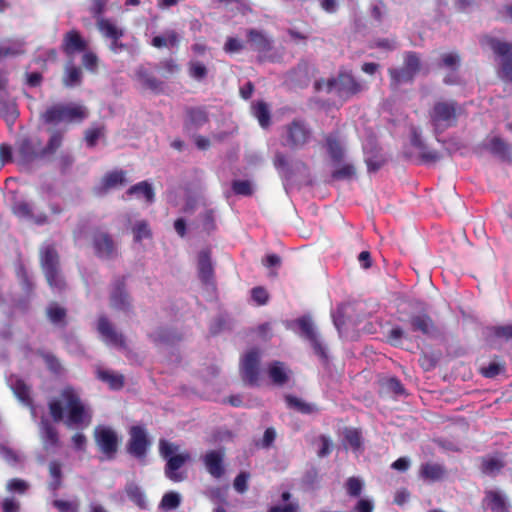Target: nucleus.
<instances>
[{
    "label": "nucleus",
    "mask_w": 512,
    "mask_h": 512,
    "mask_svg": "<svg viewBox=\"0 0 512 512\" xmlns=\"http://www.w3.org/2000/svg\"><path fill=\"white\" fill-rule=\"evenodd\" d=\"M233 191L242 196H250L253 193V185L248 180H235L232 183Z\"/></svg>",
    "instance_id": "nucleus-47"
},
{
    "label": "nucleus",
    "mask_w": 512,
    "mask_h": 512,
    "mask_svg": "<svg viewBox=\"0 0 512 512\" xmlns=\"http://www.w3.org/2000/svg\"><path fill=\"white\" fill-rule=\"evenodd\" d=\"M94 440L105 459L111 460L115 457L120 439L113 428L105 425L95 427Z\"/></svg>",
    "instance_id": "nucleus-8"
},
{
    "label": "nucleus",
    "mask_w": 512,
    "mask_h": 512,
    "mask_svg": "<svg viewBox=\"0 0 512 512\" xmlns=\"http://www.w3.org/2000/svg\"><path fill=\"white\" fill-rule=\"evenodd\" d=\"M135 241L139 242L143 239H148L151 237V231L149 225L146 221L137 222L132 228Z\"/></svg>",
    "instance_id": "nucleus-43"
},
{
    "label": "nucleus",
    "mask_w": 512,
    "mask_h": 512,
    "mask_svg": "<svg viewBox=\"0 0 512 512\" xmlns=\"http://www.w3.org/2000/svg\"><path fill=\"white\" fill-rule=\"evenodd\" d=\"M88 116L85 106L75 103L67 105L57 104L49 107L43 114L42 119L47 124L81 122Z\"/></svg>",
    "instance_id": "nucleus-3"
},
{
    "label": "nucleus",
    "mask_w": 512,
    "mask_h": 512,
    "mask_svg": "<svg viewBox=\"0 0 512 512\" xmlns=\"http://www.w3.org/2000/svg\"><path fill=\"white\" fill-rule=\"evenodd\" d=\"M0 456L9 464L14 465L22 461V455L0 444Z\"/></svg>",
    "instance_id": "nucleus-48"
},
{
    "label": "nucleus",
    "mask_w": 512,
    "mask_h": 512,
    "mask_svg": "<svg viewBox=\"0 0 512 512\" xmlns=\"http://www.w3.org/2000/svg\"><path fill=\"white\" fill-rule=\"evenodd\" d=\"M129 436L127 451L138 459L144 458L151 445L146 430L141 426H133Z\"/></svg>",
    "instance_id": "nucleus-10"
},
{
    "label": "nucleus",
    "mask_w": 512,
    "mask_h": 512,
    "mask_svg": "<svg viewBox=\"0 0 512 512\" xmlns=\"http://www.w3.org/2000/svg\"><path fill=\"white\" fill-rule=\"evenodd\" d=\"M97 28L100 33L107 39L121 38L124 35V30L111 22L109 19L98 17Z\"/></svg>",
    "instance_id": "nucleus-25"
},
{
    "label": "nucleus",
    "mask_w": 512,
    "mask_h": 512,
    "mask_svg": "<svg viewBox=\"0 0 512 512\" xmlns=\"http://www.w3.org/2000/svg\"><path fill=\"white\" fill-rule=\"evenodd\" d=\"M82 64L88 70H95L98 63L97 56L91 51H83Z\"/></svg>",
    "instance_id": "nucleus-58"
},
{
    "label": "nucleus",
    "mask_w": 512,
    "mask_h": 512,
    "mask_svg": "<svg viewBox=\"0 0 512 512\" xmlns=\"http://www.w3.org/2000/svg\"><path fill=\"white\" fill-rule=\"evenodd\" d=\"M49 409L55 421L64 420L66 426L72 429H84L92 421L91 407L73 387H65L59 399L49 403Z\"/></svg>",
    "instance_id": "nucleus-1"
},
{
    "label": "nucleus",
    "mask_w": 512,
    "mask_h": 512,
    "mask_svg": "<svg viewBox=\"0 0 512 512\" xmlns=\"http://www.w3.org/2000/svg\"><path fill=\"white\" fill-rule=\"evenodd\" d=\"M484 504L492 512H508V505L505 496L496 490L486 492Z\"/></svg>",
    "instance_id": "nucleus-22"
},
{
    "label": "nucleus",
    "mask_w": 512,
    "mask_h": 512,
    "mask_svg": "<svg viewBox=\"0 0 512 512\" xmlns=\"http://www.w3.org/2000/svg\"><path fill=\"white\" fill-rule=\"evenodd\" d=\"M504 369L505 368L503 364L493 361L489 363L487 367H482L481 373L487 378H494L500 373L504 372Z\"/></svg>",
    "instance_id": "nucleus-49"
},
{
    "label": "nucleus",
    "mask_w": 512,
    "mask_h": 512,
    "mask_svg": "<svg viewBox=\"0 0 512 512\" xmlns=\"http://www.w3.org/2000/svg\"><path fill=\"white\" fill-rule=\"evenodd\" d=\"M159 452L167 460L165 468L166 477L173 482L183 481L185 479L184 473L177 470L190 460V454L187 451L178 453L179 446L166 440H160Z\"/></svg>",
    "instance_id": "nucleus-2"
},
{
    "label": "nucleus",
    "mask_w": 512,
    "mask_h": 512,
    "mask_svg": "<svg viewBox=\"0 0 512 512\" xmlns=\"http://www.w3.org/2000/svg\"><path fill=\"white\" fill-rule=\"evenodd\" d=\"M446 470L439 463H425L421 465L419 475L422 479L429 482H436L444 478Z\"/></svg>",
    "instance_id": "nucleus-23"
},
{
    "label": "nucleus",
    "mask_w": 512,
    "mask_h": 512,
    "mask_svg": "<svg viewBox=\"0 0 512 512\" xmlns=\"http://www.w3.org/2000/svg\"><path fill=\"white\" fill-rule=\"evenodd\" d=\"M98 332L105 343L112 346L122 345V335L119 334L111 323L105 318L100 317L97 325Z\"/></svg>",
    "instance_id": "nucleus-19"
},
{
    "label": "nucleus",
    "mask_w": 512,
    "mask_h": 512,
    "mask_svg": "<svg viewBox=\"0 0 512 512\" xmlns=\"http://www.w3.org/2000/svg\"><path fill=\"white\" fill-rule=\"evenodd\" d=\"M189 73L194 79L202 80L207 74V69L205 65L200 62H191L189 65Z\"/></svg>",
    "instance_id": "nucleus-53"
},
{
    "label": "nucleus",
    "mask_w": 512,
    "mask_h": 512,
    "mask_svg": "<svg viewBox=\"0 0 512 512\" xmlns=\"http://www.w3.org/2000/svg\"><path fill=\"white\" fill-rule=\"evenodd\" d=\"M252 298L258 305H264L268 300V293L264 288L256 287L252 290Z\"/></svg>",
    "instance_id": "nucleus-61"
},
{
    "label": "nucleus",
    "mask_w": 512,
    "mask_h": 512,
    "mask_svg": "<svg viewBox=\"0 0 512 512\" xmlns=\"http://www.w3.org/2000/svg\"><path fill=\"white\" fill-rule=\"evenodd\" d=\"M7 383L19 401L30 406L32 416L36 417V408L31 406L30 388L24 380L12 375L7 379Z\"/></svg>",
    "instance_id": "nucleus-16"
},
{
    "label": "nucleus",
    "mask_w": 512,
    "mask_h": 512,
    "mask_svg": "<svg viewBox=\"0 0 512 512\" xmlns=\"http://www.w3.org/2000/svg\"><path fill=\"white\" fill-rule=\"evenodd\" d=\"M249 41L253 49L257 51H267L270 48V42L267 37L257 30H250L248 32Z\"/></svg>",
    "instance_id": "nucleus-34"
},
{
    "label": "nucleus",
    "mask_w": 512,
    "mask_h": 512,
    "mask_svg": "<svg viewBox=\"0 0 512 512\" xmlns=\"http://www.w3.org/2000/svg\"><path fill=\"white\" fill-rule=\"evenodd\" d=\"M439 65L454 72L460 65V56L456 52L443 53L440 57Z\"/></svg>",
    "instance_id": "nucleus-40"
},
{
    "label": "nucleus",
    "mask_w": 512,
    "mask_h": 512,
    "mask_svg": "<svg viewBox=\"0 0 512 512\" xmlns=\"http://www.w3.org/2000/svg\"><path fill=\"white\" fill-rule=\"evenodd\" d=\"M95 252L101 258L110 259L117 255V244L105 232H97L93 237Z\"/></svg>",
    "instance_id": "nucleus-14"
},
{
    "label": "nucleus",
    "mask_w": 512,
    "mask_h": 512,
    "mask_svg": "<svg viewBox=\"0 0 512 512\" xmlns=\"http://www.w3.org/2000/svg\"><path fill=\"white\" fill-rule=\"evenodd\" d=\"M327 148L331 158L335 161L341 160L343 156V148L336 138L329 136L327 138Z\"/></svg>",
    "instance_id": "nucleus-45"
},
{
    "label": "nucleus",
    "mask_w": 512,
    "mask_h": 512,
    "mask_svg": "<svg viewBox=\"0 0 512 512\" xmlns=\"http://www.w3.org/2000/svg\"><path fill=\"white\" fill-rule=\"evenodd\" d=\"M316 89L328 93H335L341 98H348L362 91L363 87L354 77L347 72L340 73L337 77L316 82Z\"/></svg>",
    "instance_id": "nucleus-4"
},
{
    "label": "nucleus",
    "mask_w": 512,
    "mask_h": 512,
    "mask_svg": "<svg viewBox=\"0 0 512 512\" xmlns=\"http://www.w3.org/2000/svg\"><path fill=\"white\" fill-rule=\"evenodd\" d=\"M181 503V495L177 492L171 491L163 495L160 502V508L166 511L175 510Z\"/></svg>",
    "instance_id": "nucleus-39"
},
{
    "label": "nucleus",
    "mask_w": 512,
    "mask_h": 512,
    "mask_svg": "<svg viewBox=\"0 0 512 512\" xmlns=\"http://www.w3.org/2000/svg\"><path fill=\"white\" fill-rule=\"evenodd\" d=\"M259 361L260 353L256 349H252L246 353L242 359L241 371L243 379L250 384H255L259 377Z\"/></svg>",
    "instance_id": "nucleus-13"
},
{
    "label": "nucleus",
    "mask_w": 512,
    "mask_h": 512,
    "mask_svg": "<svg viewBox=\"0 0 512 512\" xmlns=\"http://www.w3.org/2000/svg\"><path fill=\"white\" fill-rule=\"evenodd\" d=\"M2 509L4 512H18L19 503L12 498H5L2 501Z\"/></svg>",
    "instance_id": "nucleus-64"
},
{
    "label": "nucleus",
    "mask_w": 512,
    "mask_h": 512,
    "mask_svg": "<svg viewBox=\"0 0 512 512\" xmlns=\"http://www.w3.org/2000/svg\"><path fill=\"white\" fill-rule=\"evenodd\" d=\"M203 461L206 469L213 477L219 478L223 475V452L210 451L204 455Z\"/></svg>",
    "instance_id": "nucleus-20"
},
{
    "label": "nucleus",
    "mask_w": 512,
    "mask_h": 512,
    "mask_svg": "<svg viewBox=\"0 0 512 512\" xmlns=\"http://www.w3.org/2000/svg\"><path fill=\"white\" fill-rule=\"evenodd\" d=\"M125 492L128 498L140 508H146V497L142 488L134 482H129L125 486Z\"/></svg>",
    "instance_id": "nucleus-27"
},
{
    "label": "nucleus",
    "mask_w": 512,
    "mask_h": 512,
    "mask_svg": "<svg viewBox=\"0 0 512 512\" xmlns=\"http://www.w3.org/2000/svg\"><path fill=\"white\" fill-rule=\"evenodd\" d=\"M495 337L512 340V325L496 326L492 328Z\"/></svg>",
    "instance_id": "nucleus-60"
},
{
    "label": "nucleus",
    "mask_w": 512,
    "mask_h": 512,
    "mask_svg": "<svg viewBox=\"0 0 512 512\" xmlns=\"http://www.w3.org/2000/svg\"><path fill=\"white\" fill-rule=\"evenodd\" d=\"M103 135V130L101 127L91 128L85 133V140L87 145L93 147L96 145L97 140Z\"/></svg>",
    "instance_id": "nucleus-56"
},
{
    "label": "nucleus",
    "mask_w": 512,
    "mask_h": 512,
    "mask_svg": "<svg viewBox=\"0 0 512 512\" xmlns=\"http://www.w3.org/2000/svg\"><path fill=\"white\" fill-rule=\"evenodd\" d=\"M125 182V174L123 171H114L105 175L102 180L104 190L115 188Z\"/></svg>",
    "instance_id": "nucleus-38"
},
{
    "label": "nucleus",
    "mask_w": 512,
    "mask_h": 512,
    "mask_svg": "<svg viewBox=\"0 0 512 512\" xmlns=\"http://www.w3.org/2000/svg\"><path fill=\"white\" fill-rule=\"evenodd\" d=\"M410 323L414 331H420L423 334H430L434 330L433 322L426 314L412 316Z\"/></svg>",
    "instance_id": "nucleus-29"
},
{
    "label": "nucleus",
    "mask_w": 512,
    "mask_h": 512,
    "mask_svg": "<svg viewBox=\"0 0 512 512\" xmlns=\"http://www.w3.org/2000/svg\"><path fill=\"white\" fill-rule=\"evenodd\" d=\"M488 148L492 153L502 157L508 153V145L499 137H493L488 143Z\"/></svg>",
    "instance_id": "nucleus-46"
},
{
    "label": "nucleus",
    "mask_w": 512,
    "mask_h": 512,
    "mask_svg": "<svg viewBox=\"0 0 512 512\" xmlns=\"http://www.w3.org/2000/svg\"><path fill=\"white\" fill-rule=\"evenodd\" d=\"M262 264L270 269V268H278L281 265V258L276 254H268L263 260Z\"/></svg>",
    "instance_id": "nucleus-62"
},
{
    "label": "nucleus",
    "mask_w": 512,
    "mask_h": 512,
    "mask_svg": "<svg viewBox=\"0 0 512 512\" xmlns=\"http://www.w3.org/2000/svg\"><path fill=\"white\" fill-rule=\"evenodd\" d=\"M189 120L197 127L202 126L207 121L206 112L202 109H192L189 111Z\"/></svg>",
    "instance_id": "nucleus-54"
},
{
    "label": "nucleus",
    "mask_w": 512,
    "mask_h": 512,
    "mask_svg": "<svg viewBox=\"0 0 512 512\" xmlns=\"http://www.w3.org/2000/svg\"><path fill=\"white\" fill-rule=\"evenodd\" d=\"M40 434L43 445L46 449L58 444V433L47 419H42L40 423Z\"/></svg>",
    "instance_id": "nucleus-26"
},
{
    "label": "nucleus",
    "mask_w": 512,
    "mask_h": 512,
    "mask_svg": "<svg viewBox=\"0 0 512 512\" xmlns=\"http://www.w3.org/2000/svg\"><path fill=\"white\" fill-rule=\"evenodd\" d=\"M62 46L64 52L68 56H72L76 52L85 51L87 48V41L81 37L78 31L71 30L64 35Z\"/></svg>",
    "instance_id": "nucleus-18"
},
{
    "label": "nucleus",
    "mask_w": 512,
    "mask_h": 512,
    "mask_svg": "<svg viewBox=\"0 0 512 512\" xmlns=\"http://www.w3.org/2000/svg\"><path fill=\"white\" fill-rule=\"evenodd\" d=\"M502 468V463L498 459L490 458L483 461L482 469L487 474H494Z\"/></svg>",
    "instance_id": "nucleus-57"
},
{
    "label": "nucleus",
    "mask_w": 512,
    "mask_h": 512,
    "mask_svg": "<svg viewBox=\"0 0 512 512\" xmlns=\"http://www.w3.org/2000/svg\"><path fill=\"white\" fill-rule=\"evenodd\" d=\"M53 506L60 512H79L80 501L78 499H73L71 501L54 500Z\"/></svg>",
    "instance_id": "nucleus-44"
},
{
    "label": "nucleus",
    "mask_w": 512,
    "mask_h": 512,
    "mask_svg": "<svg viewBox=\"0 0 512 512\" xmlns=\"http://www.w3.org/2000/svg\"><path fill=\"white\" fill-rule=\"evenodd\" d=\"M97 377L107 383L112 389H119L123 386V377L120 374L114 373L109 370H97Z\"/></svg>",
    "instance_id": "nucleus-33"
},
{
    "label": "nucleus",
    "mask_w": 512,
    "mask_h": 512,
    "mask_svg": "<svg viewBox=\"0 0 512 512\" xmlns=\"http://www.w3.org/2000/svg\"><path fill=\"white\" fill-rule=\"evenodd\" d=\"M28 487L29 485L27 482L17 478L9 480L6 485L7 491L19 494H24Z\"/></svg>",
    "instance_id": "nucleus-50"
},
{
    "label": "nucleus",
    "mask_w": 512,
    "mask_h": 512,
    "mask_svg": "<svg viewBox=\"0 0 512 512\" xmlns=\"http://www.w3.org/2000/svg\"><path fill=\"white\" fill-rule=\"evenodd\" d=\"M43 145L37 136L24 138L18 145L19 161L23 164H28L34 159L44 156Z\"/></svg>",
    "instance_id": "nucleus-12"
},
{
    "label": "nucleus",
    "mask_w": 512,
    "mask_h": 512,
    "mask_svg": "<svg viewBox=\"0 0 512 512\" xmlns=\"http://www.w3.org/2000/svg\"><path fill=\"white\" fill-rule=\"evenodd\" d=\"M269 512H298L296 503H286L284 505H276L269 509Z\"/></svg>",
    "instance_id": "nucleus-63"
},
{
    "label": "nucleus",
    "mask_w": 512,
    "mask_h": 512,
    "mask_svg": "<svg viewBox=\"0 0 512 512\" xmlns=\"http://www.w3.org/2000/svg\"><path fill=\"white\" fill-rule=\"evenodd\" d=\"M310 137V130L300 121H294L287 127V145L298 148L307 143Z\"/></svg>",
    "instance_id": "nucleus-15"
},
{
    "label": "nucleus",
    "mask_w": 512,
    "mask_h": 512,
    "mask_svg": "<svg viewBox=\"0 0 512 512\" xmlns=\"http://www.w3.org/2000/svg\"><path fill=\"white\" fill-rule=\"evenodd\" d=\"M111 305L120 310H126L129 305V297L121 284H118L111 294Z\"/></svg>",
    "instance_id": "nucleus-31"
},
{
    "label": "nucleus",
    "mask_w": 512,
    "mask_h": 512,
    "mask_svg": "<svg viewBox=\"0 0 512 512\" xmlns=\"http://www.w3.org/2000/svg\"><path fill=\"white\" fill-rule=\"evenodd\" d=\"M343 442L346 449H351L354 452H360L362 446V437L356 429H345L343 432Z\"/></svg>",
    "instance_id": "nucleus-28"
},
{
    "label": "nucleus",
    "mask_w": 512,
    "mask_h": 512,
    "mask_svg": "<svg viewBox=\"0 0 512 512\" xmlns=\"http://www.w3.org/2000/svg\"><path fill=\"white\" fill-rule=\"evenodd\" d=\"M421 69L420 57L417 53L409 51L403 54V65L398 68H390V86L393 90L402 84L411 83Z\"/></svg>",
    "instance_id": "nucleus-5"
},
{
    "label": "nucleus",
    "mask_w": 512,
    "mask_h": 512,
    "mask_svg": "<svg viewBox=\"0 0 512 512\" xmlns=\"http://www.w3.org/2000/svg\"><path fill=\"white\" fill-rule=\"evenodd\" d=\"M13 213L20 219L43 224L46 221L44 214H35L33 205L25 200H17L12 207Z\"/></svg>",
    "instance_id": "nucleus-17"
},
{
    "label": "nucleus",
    "mask_w": 512,
    "mask_h": 512,
    "mask_svg": "<svg viewBox=\"0 0 512 512\" xmlns=\"http://www.w3.org/2000/svg\"><path fill=\"white\" fill-rule=\"evenodd\" d=\"M49 473L52 478L49 483V488L55 492L61 486V465L56 461L51 462L49 464Z\"/></svg>",
    "instance_id": "nucleus-41"
},
{
    "label": "nucleus",
    "mask_w": 512,
    "mask_h": 512,
    "mask_svg": "<svg viewBox=\"0 0 512 512\" xmlns=\"http://www.w3.org/2000/svg\"><path fill=\"white\" fill-rule=\"evenodd\" d=\"M179 35L174 30H168L163 35L155 36L152 45L156 48L176 47L179 44Z\"/></svg>",
    "instance_id": "nucleus-30"
},
{
    "label": "nucleus",
    "mask_w": 512,
    "mask_h": 512,
    "mask_svg": "<svg viewBox=\"0 0 512 512\" xmlns=\"http://www.w3.org/2000/svg\"><path fill=\"white\" fill-rule=\"evenodd\" d=\"M129 195H136L139 198H144L148 203L154 200V191L152 186L148 182H140L132 186L128 191Z\"/></svg>",
    "instance_id": "nucleus-32"
},
{
    "label": "nucleus",
    "mask_w": 512,
    "mask_h": 512,
    "mask_svg": "<svg viewBox=\"0 0 512 512\" xmlns=\"http://www.w3.org/2000/svg\"><path fill=\"white\" fill-rule=\"evenodd\" d=\"M373 47L385 50L392 51L397 48V43L392 38H380L374 41Z\"/></svg>",
    "instance_id": "nucleus-59"
},
{
    "label": "nucleus",
    "mask_w": 512,
    "mask_h": 512,
    "mask_svg": "<svg viewBox=\"0 0 512 512\" xmlns=\"http://www.w3.org/2000/svg\"><path fill=\"white\" fill-rule=\"evenodd\" d=\"M285 400H286V403L289 408L295 409L301 413L311 414L316 411V408L314 405H312L310 403H306L297 397L289 395V396H286Z\"/></svg>",
    "instance_id": "nucleus-36"
},
{
    "label": "nucleus",
    "mask_w": 512,
    "mask_h": 512,
    "mask_svg": "<svg viewBox=\"0 0 512 512\" xmlns=\"http://www.w3.org/2000/svg\"><path fill=\"white\" fill-rule=\"evenodd\" d=\"M363 488V482L356 477H350L346 482L347 493L350 496H359Z\"/></svg>",
    "instance_id": "nucleus-51"
},
{
    "label": "nucleus",
    "mask_w": 512,
    "mask_h": 512,
    "mask_svg": "<svg viewBox=\"0 0 512 512\" xmlns=\"http://www.w3.org/2000/svg\"><path fill=\"white\" fill-rule=\"evenodd\" d=\"M269 377L276 385L282 386L289 380L290 371L282 362L275 361L268 369Z\"/></svg>",
    "instance_id": "nucleus-24"
},
{
    "label": "nucleus",
    "mask_w": 512,
    "mask_h": 512,
    "mask_svg": "<svg viewBox=\"0 0 512 512\" xmlns=\"http://www.w3.org/2000/svg\"><path fill=\"white\" fill-rule=\"evenodd\" d=\"M490 46L494 53L501 57L500 78L512 82V45L492 39Z\"/></svg>",
    "instance_id": "nucleus-11"
},
{
    "label": "nucleus",
    "mask_w": 512,
    "mask_h": 512,
    "mask_svg": "<svg viewBox=\"0 0 512 512\" xmlns=\"http://www.w3.org/2000/svg\"><path fill=\"white\" fill-rule=\"evenodd\" d=\"M47 314L52 323L60 324L65 317V310L57 305H50Z\"/></svg>",
    "instance_id": "nucleus-52"
},
{
    "label": "nucleus",
    "mask_w": 512,
    "mask_h": 512,
    "mask_svg": "<svg viewBox=\"0 0 512 512\" xmlns=\"http://www.w3.org/2000/svg\"><path fill=\"white\" fill-rule=\"evenodd\" d=\"M457 118L458 108L455 102H437L430 111V123L436 135L454 126Z\"/></svg>",
    "instance_id": "nucleus-6"
},
{
    "label": "nucleus",
    "mask_w": 512,
    "mask_h": 512,
    "mask_svg": "<svg viewBox=\"0 0 512 512\" xmlns=\"http://www.w3.org/2000/svg\"><path fill=\"white\" fill-rule=\"evenodd\" d=\"M296 324L299 327L300 336L304 337L310 342L311 346L314 349V352L319 357H321L322 359H326V348L321 342V339L311 318L306 316L302 317L296 321Z\"/></svg>",
    "instance_id": "nucleus-9"
},
{
    "label": "nucleus",
    "mask_w": 512,
    "mask_h": 512,
    "mask_svg": "<svg viewBox=\"0 0 512 512\" xmlns=\"http://www.w3.org/2000/svg\"><path fill=\"white\" fill-rule=\"evenodd\" d=\"M62 135L63 132L61 131H51L48 144L46 146H43L44 156L56 152V150L61 146Z\"/></svg>",
    "instance_id": "nucleus-42"
},
{
    "label": "nucleus",
    "mask_w": 512,
    "mask_h": 512,
    "mask_svg": "<svg viewBox=\"0 0 512 512\" xmlns=\"http://www.w3.org/2000/svg\"><path fill=\"white\" fill-rule=\"evenodd\" d=\"M81 69L75 67L73 64L67 65L65 69V76L63 79L64 85L67 87H73L81 82Z\"/></svg>",
    "instance_id": "nucleus-37"
},
{
    "label": "nucleus",
    "mask_w": 512,
    "mask_h": 512,
    "mask_svg": "<svg viewBox=\"0 0 512 512\" xmlns=\"http://www.w3.org/2000/svg\"><path fill=\"white\" fill-rule=\"evenodd\" d=\"M41 265L51 288L61 290L64 282L58 270V255L52 246H45L40 253Z\"/></svg>",
    "instance_id": "nucleus-7"
},
{
    "label": "nucleus",
    "mask_w": 512,
    "mask_h": 512,
    "mask_svg": "<svg viewBox=\"0 0 512 512\" xmlns=\"http://www.w3.org/2000/svg\"><path fill=\"white\" fill-rule=\"evenodd\" d=\"M354 174V167L350 164H345L342 167L334 170L332 177L335 179H350Z\"/></svg>",
    "instance_id": "nucleus-55"
},
{
    "label": "nucleus",
    "mask_w": 512,
    "mask_h": 512,
    "mask_svg": "<svg viewBox=\"0 0 512 512\" xmlns=\"http://www.w3.org/2000/svg\"><path fill=\"white\" fill-rule=\"evenodd\" d=\"M253 115L257 118L261 127L265 128L270 124V112L264 102H257L252 106Z\"/></svg>",
    "instance_id": "nucleus-35"
},
{
    "label": "nucleus",
    "mask_w": 512,
    "mask_h": 512,
    "mask_svg": "<svg viewBox=\"0 0 512 512\" xmlns=\"http://www.w3.org/2000/svg\"><path fill=\"white\" fill-rule=\"evenodd\" d=\"M198 273L203 283L207 285L212 284L213 266L208 250H202L198 255Z\"/></svg>",
    "instance_id": "nucleus-21"
}]
</instances>
